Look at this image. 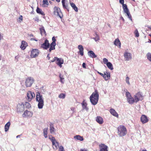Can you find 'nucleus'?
I'll return each mask as SVG.
<instances>
[{
	"label": "nucleus",
	"instance_id": "obj_36",
	"mask_svg": "<svg viewBox=\"0 0 151 151\" xmlns=\"http://www.w3.org/2000/svg\"><path fill=\"white\" fill-rule=\"evenodd\" d=\"M106 65L108 68L111 70L113 69L114 68L112 64L110 62H109L106 63Z\"/></svg>",
	"mask_w": 151,
	"mask_h": 151
},
{
	"label": "nucleus",
	"instance_id": "obj_57",
	"mask_svg": "<svg viewBox=\"0 0 151 151\" xmlns=\"http://www.w3.org/2000/svg\"><path fill=\"white\" fill-rule=\"evenodd\" d=\"M49 55H50V54H48L47 55V58H48V60H49L50 58V57H49Z\"/></svg>",
	"mask_w": 151,
	"mask_h": 151
},
{
	"label": "nucleus",
	"instance_id": "obj_31",
	"mask_svg": "<svg viewBox=\"0 0 151 151\" xmlns=\"http://www.w3.org/2000/svg\"><path fill=\"white\" fill-rule=\"evenodd\" d=\"M36 12L37 13L39 14L43 15H45V14L44 12L42 11V10L38 7H37L36 9Z\"/></svg>",
	"mask_w": 151,
	"mask_h": 151
},
{
	"label": "nucleus",
	"instance_id": "obj_59",
	"mask_svg": "<svg viewBox=\"0 0 151 151\" xmlns=\"http://www.w3.org/2000/svg\"><path fill=\"white\" fill-rule=\"evenodd\" d=\"M31 40H35V41H37V40H35L34 38H32L31 39Z\"/></svg>",
	"mask_w": 151,
	"mask_h": 151
},
{
	"label": "nucleus",
	"instance_id": "obj_35",
	"mask_svg": "<svg viewBox=\"0 0 151 151\" xmlns=\"http://www.w3.org/2000/svg\"><path fill=\"white\" fill-rule=\"evenodd\" d=\"M122 7L124 13L129 11L127 8V5L126 4H124L122 5Z\"/></svg>",
	"mask_w": 151,
	"mask_h": 151
},
{
	"label": "nucleus",
	"instance_id": "obj_51",
	"mask_svg": "<svg viewBox=\"0 0 151 151\" xmlns=\"http://www.w3.org/2000/svg\"><path fill=\"white\" fill-rule=\"evenodd\" d=\"M82 67L83 68H86V64L85 63H83L82 64Z\"/></svg>",
	"mask_w": 151,
	"mask_h": 151
},
{
	"label": "nucleus",
	"instance_id": "obj_6",
	"mask_svg": "<svg viewBox=\"0 0 151 151\" xmlns=\"http://www.w3.org/2000/svg\"><path fill=\"white\" fill-rule=\"evenodd\" d=\"M34 80L33 78L30 77L28 78L26 80L25 85L27 87H30L34 82Z\"/></svg>",
	"mask_w": 151,
	"mask_h": 151
},
{
	"label": "nucleus",
	"instance_id": "obj_61",
	"mask_svg": "<svg viewBox=\"0 0 151 151\" xmlns=\"http://www.w3.org/2000/svg\"><path fill=\"white\" fill-rule=\"evenodd\" d=\"M121 18L122 20L124 22V19L122 17H121Z\"/></svg>",
	"mask_w": 151,
	"mask_h": 151
},
{
	"label": "nucleus",
	"instance_id": "obj_25",
	"mask_svg": "<svg viewBox=\"0 0 151 151\" xmlns=\"http://www.w3.org/2000/svg\"><path fill=\"white\" fill-rule=\"evenodd\" d=\"M96 121L100 124H102L103 122L102 118L100 116H98L96 117Z\"/></svg>",
	"mask_w": 151,
	"mask_h": 151
},
{
	"label": "nucleus",
	"instance_id": "obj_20",
	"mask_svg": "<svg viewBox=\"0 0 151 151\" xmlns=\"http://www.w3.org/2000/svg\"><path fill=\"white\" fill-rule=\"evenodd\" d=\"M81 105L82 107L83 110L85 109L88 111V108L87 107V104L84 101H83L81 103Z\"/></svg>",
	"mask_w": 151,
	"mask_h": 151
},
{
	"label": "nucleus",
	"instance_id": "obj_3",
	"mask_svg": "<svg viewBox=\"0 0 151 151\" xmlns=\"http://www.w3.org/2000/svg\"><path fill=\"white\" fill-rule=\"evenodd\" d=\"M118 134L120 137L125 135L127 133V130L124 126L120 125L118 128Z\"/></svg>",
	"mask_w": 151,
	"mask_h": 151
},
{
	"label": "nucleus",
	"instance_id": "obj_44",
	"mask_svg": "<svg viewBox=\"0 0 151 151\" xmlns=\"http://www.w3.org/2000/svg\"><path fill=\"white\" fill-rule=\"evenodd\" d=\"M43 4H46L48 5L49 4L48 0H43L42 1Z\"/></svg>",
	"mask_w": 151,
	"mask_h": 151
},
{
	"label": "nucleus",
	"instance_id": "obj_37",
	"mask_svg": "<svg viewBox=\"0 0 151 151\" xmlns=\"http://www.w3.org/2000/svg\"><path fill=\"white\" fill-rule=\"evenodd\" d=\"M146 57L149 61L151 62V53L149 52L147 54Z\"/></svg>",
	"mask_w": 151,
	"mask_h": 151
},
{
	"label": "nucleus",
	"instance_id": "obj_64",
	"mask_svg": "<svg viewBox=\"0 0 151 151\" xmlns=\"http://www.w3.org/2000/svg\"><path fill=\"white\" fill-rule=\"evenodd\" d=\"M142 151H147L146 150H142Z\"/></svg>",
	"mask_w": 151,
	"mask_h": 151
},
{
	"label": "nucleus",
	"instance_id": "obj_48",
	"mask_svg": "<svg viewBox=\"0 0 151 151\" xmlns=\"http://www.w3.org/2000/svg\"><path fill=\"white\" fill-rule=\"evenodd\" d=\"M57 57H55L54 58L52 59V60H51V62H53L55 61H56L57 59Z\"/></svg>",
	"mask_w": 151,
	"mask_h": 151
},
{
	"label": "nucleus",
	"instance_id": "obj_41",
	"mask_svg": "<svg viewBox=\"0 0 151 151\" xmlns=\"http://www.w3.org/2000/svg\"><path fill=\"white\" fill-rule=\"evenodd\" d=\"M127 14V15L128 16V18L131 21L132 20V18L131 15L129 11L125 13Z\"/></svg>",
	"mask_w": 151,
	"mask_h": 151
},
{
	"label": "nucleus",
	"instance_id": "obj_47",
	"mask_svg": "<svg viewBox=\"0 0 151 151\" xmlns=\"http://www.w3.org/2000/svg\"><path fill=\"white\" fill-rule=\"evenodd\" d=\"M103 61L104 63L105 64H106L107 63H109L108 60L106 58H104L103 59Z\"/></svg>",
	"mask_w": 151,
	"mask_h": 151
},
{
	"label": "nucleus",
	"instance_id": "obj_8",
	"mask_svg": "<svg viewBox=\"0 0 151 151\" xmlns=\"http://www.w3.org/2000/svg\"><path fill=\"white\" fill-rule=\"evenodd\" d=\"M52 42L50 44V49L48 50L50 52L52 50H54L55 49V47L56 45L55 42L56 40L55 37H52Z\"/></svg>",
	"mask_w": 151,
	"mask_h": 151
},
{
	"label": "nucleus",
	"instance_id": "obj_15",
	"mask_svg": "<svg viewBox=\"0 0 151 151\" xmlns=\"http://www.w3.org/2000/svg\"><path fill=\"white\" fill-rule=\"evenodd\" d=\"M100 151H108V147L103 144H100L99 146Z\"/></svg>",
	"mask_w": 151,
	"mask_h": 151
},
{
	"label": "nucleus",
	"instance_id": "obj_34",
	"mask_svg": "<svg viewBox=\"0 0 151 151\" xmlns=\"http://www.w3.org/2000/svg\"><path fill=\"white\" fill-rule=\"evenodd\" d=\"M47 130L48 128H44L43 130L44 136L45 138H46L47 137Z\"/></svg>",
	"mask_w": 151,
	"mask_h": 151
},
{
	"label": "nucleus",
	"instance_id": "obj_40",
	"mask_svg": "<svg viewBox=\"0 0 151 151\" xmlns=\"http://www.w3.org/2000/svg\"><path fill=\"white\" fill-rule=\"evenodd\" d=\"M65 97V95L64 93H60L58 96V97L60 99H64Z\"/></svg>",
	"mask_w": 151,
	"mask_h": 151
},
{
	"label": "nucleus",
	"instance_id": "obj_42",
	"mask_svg": "<svg viewBox=\"0 0 151 151\" xmlns=\"http://www.w3.org/2000/svg\"><path fill=\"white\" fill-rule=\"evenodd\" d=\"M134 33L135 35V36L136 37H138L139 36V34L138 32V31L137 29H136L134 32Z\"/></svg>",
	"mask_w": 151,
	"mask_h": 151
},
{
	"label": "nucleus",
	"instance_id": "obj_30",
	"mask_svg": "<svg viewBox=\"0 0 151 151\" xmlns=\"http://www.w3.org/2000/svg\"><path fill=\"white\" fill-rule=\"evenodd\" d=\"M74 138L77 140H79L81 141H82L83 140V137L79 135H76L75 136Z\"/></svg>",
	"mask_w": 151,
	"mask_h": 151
},
{
	"label": "nucleus",
	"instance_id": "obj_58",
	"mask_svg": "<svg viewBox=\"0 0 151 151\" xmlns=\"http://www.w3.org/2000/svg\"><path fill=\"white\" fill-rule=\"evenodd\" d=\"M62 64H61L60 63V64L58 65L60 68H61L62 67Z\"/></svg>",
	"mask_w": 151,
	"mask_h": 151
},
{
	"label": "nucleus",
	"instance_id": "obj_21",
	"mask_svg": "<svg viewBox=\"0 0 151 151\" xmlns=\"http://www.w3.org/2000/svg\"><path fill=\"white\" fill-rule=\"evenodd\" d=\"M78 48L79 50V52L81 56L83 55L84 49L82 45H78Z\"/></svg>",
	"mask_w": 151,
	"mask_h": 151
},
{
	"label": "nucleus",
	"instance_id": "obj_29",
	"mask_svg": "<svg viewBox=\"0 0 151 151\" xmlns=\"http://www.w3.org/2000/svg\"><path fill=\"white\" fill-rule=\"evenodd\" d=\"M70 4L71 6L72 7V8L74 9V10L76 12H78V8L77 7V6H76V5L72 2H70Z\"/></svg>",
	"mask_w": 151,
	"mask_h": 151
},
{
	"label": "nucleus",
	"instance_id": "obj_33",
	"mask_svg": "<svg viewBox=\"0 0 151 151\" xmlns=\"http://www.w3.org/2000/svg\"><path fill=\"white\" fill-rule=\"evenodd\" d=\"M40 30L41 35H42V34H45V35H46V32L43 26H42V27L40 28Z\"/></svg>",
	"mask_w": 151,
	"mask_h": 151
},
{
	"label": "nucleus",
	"instance_id": "obj_2",
	"mask_svg": "<svg viewBox=\"0 0 151 151\" xmlns=\"http://www.w3.org/2000/svg\"><path fill=\"white\" fill-rule=\"evenodd\" d=\"M36 99V101L38 102V108L40 109L42 108L44 106V98L39 92L37 93Z\"/></svg>",
	"mask_w": 151,
	"mask_h": 151
},
{
	"label": "nucleus",
	"instance_id": "obj_4",
	"mask_svg": "<svg viewBox=\"0 0 151 151\" xmlns=\"http://www.w3.org/2000/svg\"><path fill=\"white\" fill-rule=\"evenodd\" d=\"M54 14L55 15L59 16L60 18H62L63 15L60 9L58 7L55 6L54 8Z\"/></svg>",
	"mask_w": 151,
	"mask_h": 151
},
{
	"label": "nucleus",
	"instance_id": "obj_13",
	"mask_svg": "<svg viewBox=\"0 0 151 151\" xmlns=\"http://www.w3.org/2000/svg\"><path fill=\"white\" fill-rule=\"evenodd\" d=\"M50 46V45L49 42V41L47 40H46L44 43L41 45V47L44 49L47 50Z\"/></svg>",
	"mask_w": 151,
	"mask_h": 151
},
{
	"label": "nucleus",
	"instance_id": "obj_11",
	"mask_svg": "<svg viewBox=\"0 0 151 151\" xmlns=\"http://www.w3.org/2000/svg\"><path fill=\"white\" fill-rule=\"evenodd\" d=\"M39 52V50L37 49H33L31 51V57L32 58L36 57L38 56Z\"/></svg>",
	"mask_w": 151,
	"mask_h": 151
},
{
	"label": "nucleus",
	"instance_id": "obj_17",
	"mask_svg": "<svg viewBox=\"0 0 151 151\" xmlns=\"http://www.w3.org/2000/svg\"><path fill=\"white\" fill-rule=\"evenodd\" d=\"M32 115V113L27 110L25 111L22 115V116L24 117H31Z\"/></svg>",
	"mask_w": 151,
	"mask_h": 151
},
{
	"label": "nucleus",
	"instance_id": "obj_26",
	"mask_svg": "<svg viewBox=\"0 0 151 151\" xmlns=\"http://www.w3.org/2000/svg\"><path fill=\"white\" fill-rule=\"evenodd\" d=\"M114 44L115 45L119 46V48H120L121 43L119 39L117 38L115 39L114 41Z\"/></svg>",
	"mask_w": 151,
	"mask_h": 151
},
{
	"label": "nucleus",
	"instance_id": "obj_56",
	"mask_svg": "<svg viewBox=\"0 0 151 151\" xmlns=\"http://www.w3.org/2000/svg\"><path fill=\"white\" fill-rule=\"evenodd\" d=\"M28 35L30 37H33L34 35L32 34H28Z\"/></svg>",
	"mask_w": 151,
	"mask_h": 151
},
{
	"label": "nucleus",
	"instance_id": "obj_46",
	"mask_svg": "<svg viewBox=\"0 0 151 151\" xmlns=\"http://www.w3.org/2000/svg\"><path fill=\"white\" fill-rule=\"evenodd\" d=\"M59 151H65L64 148L62 146H60L59 147Z\"/></svg>",
	"mask_w": 151,
	"mask_h": 151
},
{
	"label": "nucleus",
	"instance_id": "obj_54",
	"mask_svg": "<svg viewBox=\"0 0 151 151\" xmlns=\"http://www.w3.org/2000/svg\"><path fill=\"white\" fill-rule=\"evenodd\" d=\"M19 19H20L22 21V19H23V18H22V15H20L19 17Z\"/></svg>",
	"mask_w": 151,
	"mask_h": 151
},
{
	"label": "nucleus",
	"instance_id": "obj_53",
	"mask_svg": "<svg viewBox=\"0 0 151 151\" xmlns=\"http://www.w3.org/2000/svg\"><path fill=\"white\" fill-rule=\"evenodd\" d=\"M80 151H88V150L85 148L83 149H81Z\"/></svg>",
	"mask_w": 151,
	"mask_h": 151
},
{
	"label": "nucleus",
	"instance_id": "obj_24",
	"mask_svg": "<svg viewBox=\"0 0 151 151\" xmlns=\"http://www.w3.org/2000/svg\"><path fill=\"white\" fill-rule=\"evenodd\" d=\"M27 46V44L24 41H22V44L20 46V48L22 50H24L26 47Z\"/></svg>",
	"mask_w": 151,
	"mask_h": 151
},
{
	"label": "nucleus",
	"instance_id": "obj_10",
	"mask_svg": "<svg viewBox=\"0 0 151 151\" xmlns=\"http://www.w3.org/2000/svg\"><path fill=\"white\" fill-rule=\"evenodd\" d=\"M24 104L22 103L19 104L17 106V111L18 112H22L24 110Z\"/></svg>",
	"mask_w": 151,
	"mask_h": 151
},
{
	"label": "nucleus",
	"instance_id": "obj_55",
	"mask_svg": "<svg viewBox=\"0 0 151 151\" xmlns=\"http://www.w3.org/2000/svg\"><path fill=\"white\" fill-rule=\"evenodd\" d=\"M19 58V56L18 55L16 56L15 57V59L17 60V61H18V58Z\"/></svg>",
	"mask_w": 151,
	"mask_h": 151
},
{
	"label": "nucleus",
	"instance_id": "obj_52",
	"mask_svg": "<svg viewBox=\"0 0 151 151\" xmlns=\"http://www.w3.org/2000/svg\"><path fill=\"white\" fill-rule=\"evenodd\" d=\"M98 73H99V74H100V75H101L102 76L104 77V74H103V73H102L100 72H97Z\"/></svg>",
	"mask_w": 151,
	"mask_h": 151
},
{
	"label": "nucleus",
	"instance_id": "obj_62",
	"mask_svg": "<svg viewBox=\"0 0 151 151\" xmlns=\"http://www.w3.org/2000/svg\"><path fill=\"white\" fill-rule=\"evenodd\" d=\"M56 1L58 2H60V0H56Z\"/></svg>",
	"mask_w": 151,
	"mask_h": 151
},
{
	"label": "nucleus",
	"instance_id": "obj_50",
	"mask_svg": "<svg viewBox=\"0 0 151 151\" xmlns=\"http://www.w3.org/2000/svg\"><path fill=\"white\" fill-rule=\"evenodd\" d=\"M70 109L71 111H73V113L74 112H75V108L73 107H72L70 108Z\"/></svg>",
	"mask_w": 151,
	"mask_h": 151
},
{
	"label": "nucleus",
	"instance_id": "obj_32",
	"mask_svg": "<svg viewBox=\"0 0 151 151\" xmlns=\"http://www.w3.org/2000/svg\"><path fill=\"white\" fill-rule=\"evenodd\" d=\"M10 125V123L9 122L5 125V131L6 132L7 131L9 130Z\"/></svg>",
	"mask_w": 151,
	"mask_h": 151
},
{
	"label": "nucleus",
	"instance_id": "obj_5",
	"mask_svg": "<svg viewBox=\"0 0 151 151\" xmlns=\"http://www.w3.org/2000/svg\"><path fill=\"white\" fill-rule=\"evenodd\" d=\"M126 96L127 98V101L129 104H132L134 102V98H133L131 96L130 93L129 92H126Z\"/></svg>",
	"mask_w": 151,
	"mask_h": 151
},
{
	"label": "nucleus",
	"instance_id": "obj_14",
	"mask_svg": "<svg viewBox=\"0 0 151 151\" xmlns=\"http://www.w3.org/2000/svg\"><path fill=\"white\" fill-rule=\"evenodd\" d=\"M140 120L142 123L143 124L147 122L149 120L147 117L145 115H142L140 118Z\"/></svg>",
	"mask_w": 151,
	"mask_h": 151
},
{
	"label": "nucleus",
	"instance_id": "obj_43",
	"mask_svg": "<svg viewBox=\"0 0 151 151\" xmlns=\"http://www.w3.org/2000/svg\"><path fill=\"white\" fill-rule=\"evenodd\" d=\"M26 107L27 108H29L31 107L30 104L28 102H26L25 104Z\"/></svg>",
	"mask_w": 151,
	"mask_h": 151
},
{
	"label": "nucleus",
	"instance_id": "obj_22",
	"mask_svg": "<svg viewBox=\"0 0 151 151\" xmlns=\"http://www.w3.org/2000/svg\"><path fill=\"white\" fill-rule=\"evenodd\" d=\"M109 111L110 113L113 116L117 117H118V114L114 109H110Z\"/></svg>",
	"mask_w": 151,
	"mask_h": 151
},
{
	"label": "nucleus",
	"instance_id": "obj_23",
	"mask_svg": "<svg viewBox=\"0 0 151 151\" xmlns=\"http://www.w3.org/2000/svg\"><path fill=\"white\" fill-rule=\"evenodd\" d=\"M66 0H62V4L63 7L64 9H66L68 12L69 11V7L68 6V5L67 4H65V1Z\"/></svg>",
	"mask_w": 151,
	"mask_h": 151
},
{
	"label": "nucleus",
	"instance_id": "obj_49",
	"mask_svg": "<svg viewBox=\"0 0 151 151\" xmlns=\"http://www.w3.org/2000/svg\"><path fill=\"white\" fill-rule=\"evenodd\" d=\"M119 3L122 5L124 4V0H119Z\"/></svg>",
	"mask_w": 151,
	"mask_h": 151
},
{
	"label": "nucleus",
	"instance_id": "obj_38",
	"mask_svg": "<svg viewBox=\"0 0 151 151\" xmlns=\"http://www.w3.org/2000/svg\"><path fill=\"white\" fill-rule=\"evenodd\" d=\"M95 37L93 38V39L96 42L98 41L99 40V37L98 35L97 34L96 32H95Z\"/></svg>",
	"mask_w": 151,
	"mask_h": 151
},
{
	"label": "nucleus",
	"instance_id": "obj_12",
	"mask_svg": "<svg viewBox=\"0 0 151 151\" xmlns=\"http://www.w3.org/2000/svg\"><path fill=\"white\" fill-rule=\"evenodd\" d=\"M27 96L28 101H30L35 96V94L32 91H28L27 93Z\"/></svg>",
	"mask_w": 151,
	"mask_h": 151
},
{
	"label": "nucleus",
	"instance_id": "obj_27",
	"mask_svg": "<svg viewBox=\"0 0 151 151\" xmlns=\"http://www.w3.org/2000/svg\"><path fill=\"white\" fill-rule=\"evenodd\" d=\"M50 130L51 133H54L55 129L54 127L53 124L52 123H50Z\"/></svg>",
	"mask_w": 151,
	"mask_h": 151
},
{
	"label": "nucleus",
	"instance_id": "obj_28",
	"mask_svg": "<svg viewBox=\"0 0 151 151\" xmlns=\"http://www.w3.org/2000/svg\"><path fill=\"white\" fill-rule=\"evenodd\" d=\"M64 63V60L61 58H57V60L56 61V64L58 65L60 64H63Z\"/></svg>",
	"mask_w": 151,
	"mask_h": 151
},
{
	"label": "nucleus",
	"instance_id": "obj_63",
	"mask_svg": "<svg viewBox=\"0 0 151 151\" xmlns=\"http://www.w3.org/2000/svg\"><path fill=\"white\" fill-rule=\"evenodd\" d=\"M148 42L151 43V40H149V41Z\"/></svg>",
	"mask_w": 151,
	"mask_h": 151
},
{
	"label": "nucleus",
	"instance_id": "obj_39",
	"mask_svg": "<svg viewBox=\"0 0 151 151\" xmlns=\"http://www.w3.org/2000/svg\"><path fill=\"white\" fill-rule=\"evenodd\" d=\"M59 78H60V82L62 83H64V81L63 80H64V78H63V75H62L60 73L59 74Z\"/></svg>",
	"mask_w": 151,
	"mask_h": 151
},
{
	"label": "nucleus",
	"instance_id": "obj_60",
	"mask_svg": "<svg viewBox=\"0 0 151 151\" xmlns=\"http://www.w3.org/2000/svg\"><path fill=\"white\" fill-rule=\"evenodd\" d=\"M20 135H18L16 137H17V138H18L20 137Z\"/></svg>",
	"mask_w": 151,
	"mask_h": 151
},
{
	"label": "nucleus",
	"instance_id": "obj_7",
	"mask_svg": "<svg viewBox=\"0 0 151 151\" xmlns=\"http://www.w3.org/2000/svg\"><path fill=\"white\" fill-rule=\"evenodd\" d=\"M134 102H137L140 100H142L143 99L142 96L140 93H138L134 96Z\"/></svg>",
	"mask_w": 151,
	"mask_h": 151
},
{
	"label": "nucleus",
	"instance_id": "obj_1",
	"mask_svg": "<svg viewBox=\"0 0 151 151\" xmlns=\"http://www.w3.org/2000/svg\"><path fill=\"white\" fill-rule=\"evenodd\" d=\"M99 96L98 92L95 90V92L93 93L90 97V101L93 105H95L97 103Z\"/></svg>",
	"mask_w": 151,
	"mask_h": 151
},
{
	"label": "nucleus",
	"instance_id": "obj_45",
	"mask_svg": "<svg viewBox=\"0 0 151 151\" xmlns=\"http://www.w3.org/2000/svg\"><path fill=\"white\" fill-rule=\"evenodd\" d=\"M129 78L128 76H127L126 78V81L127 83L128 84H130V83L129 82Z\"/></svg>",
	"mask_w": 151,
	"mask_h": 151
},
{
	"label": "nucleus",
	"instance_id": "obj_18",
	"mask_svg": "<svg viewBox=\"0 0 151 151\" xmlns=\"http://www.w3.org/2000/svg\"><path fill=\"white\" fill-rule=\"evenodd\" d=\"M88 55L89 56L92 58H95L97 57V55L92 50L89 51L88 52Z\"/></svg>",
	"mask_w": 151,
	"mask_h": 151
},
{
	"label": "nucleus",
	"instance_id": "obj_9",
	"mask_svg": "<svg viewBox=\"0 0 151 151\" xmlns=\"http://www.w3.org/2000/svg\"><path fill=\"white\" fill-rule=\"evenodd\" d=\"M49 138L52 142V145L54 146L55 147V148L53 147V148L56 150L57 149V146L59 145V142L56 141L55 137H53L52 136L50 137L49 136Z\"/></svg>",
	"mask_w": 151,
	"mask_h": 151
},
{
	"label": "nucleus",
	"instance_id": "obj_19",
	"mask_svg": "<svg viewBox=\"0 0 151 151\" xmlns=\"http://www.w3.org/2000/svg\"><path fill=\"white\" fill-rule=\"evenodd\" d=\"M104 77L103 78L106 81H107L110 78V73L106 72H104Z\"/></svg>",
	"mask_w": 151,
	"mask_h": 151
},
{
	"label": "nucleus",
	"instance_id": "obj_16",
	"mask_svg": "<svg viewBox=\"0 0 151 151\" xmlns=\"http://www.w3.org/2000/svg\"><path fill=\"white\" fill-rule=\"evenodd\" d=\"M125 60L129 61L132 58L131 54L128 52H126L124 54Z\"/></svg>",
	"mask_w": 151,
	"mask_h": 151
}]
</instances>
